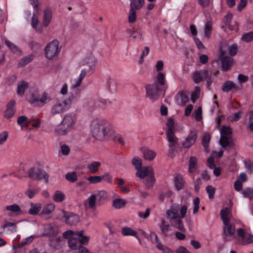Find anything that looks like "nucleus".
I'll list each match as a JSON object with an SVG mask.
<instances>
[{
  "mask_svg": "<svg viewBox=\"0 0 253 253\" xmlns=\"http://www.w3.org/2000/svg\"><path fill=\"white\" fill-rule=\"evenodd\" d=\"M93 136L99 140H105L111 138L115 134L112 125L106 120L101 118L94 119L90 125Z\"/></svg>",
  "mask_w": 253,
  "mask_h": 253,
  "instance_id": "nucleus-1",
  "label": "nucleus"
},
{
  "mask_svg": "<svg viewBox=\"0 0 253 253\" xmlns=\"http://www.w3.org/2000/svg\"><path fill=\"white\" fill-rule=\"evenodd\" d=\"M187 211V207L183 205L180 208L179 205L173 204L166 211V215L169 220L170 224L174 228L181 232H185L182 218H184Z\"/></svg>",
  "mask_w": 253,
  "mask_h": 253,
  "instance_id": "nucleus-2",
  "label": "nucleus"
},
{
  "mask_svg": "<svg viewBox=\"0 0 253 253\" xmlns=\"http://www.w3.org/2000/svg\"><path fill=\"white\" fill-rule=\"evenodd\" d=\"M132 164L137 169L136 175L137 177L141 178H145V184L147 188L152 187L155 181L153 169L151 167L142 166V160L138 157L133 158Z\"/></svg>",
  "mask_w": 253,
  "mask_h": 253,
  "instance_id": "nucleus-3",
  "label": "nucleus"
},
{
  "mask_svg": "<svg viewBox=\"0 0 253 253\" xmlns=\"http://www.w3.org/2000/svg\"><path fill=\"white\" fill-rule=\"evenodd\" d=\"M77 121V117L74 113L65 114L60 125L55 129L56 133L59 135L67 134L74 127Z\"/></svg>",
  "mask_w": 253,
  "mask_h": 253,
  "instance_id": "nucleus-4",
  "label": "nucleus"
},
{
  "mask_svg": "<svg viewBox=\"0 0 253 253\" xmlns=\"http://www.w3.org/2000/svg\"><path fill=\"white\" fill-rule=\"evenodd\" d=\"M60 51L59 42L57 40L50 42L44 49L45 57L49 60L57 57Z\"/></svg>",
  "mask_w": 253,
  "mask_h": 253,
  "instance_id": "nucleus-5",
  "label": "nucleus"
},
{
  "mask_svg": "<svg viewBox=\"0 0 253 253\" xmlns=\"http://www.w3.org/2000/svg\"><path fill=\"white\" fill-rule=\"evenodd\" d=\"M220 138L219 143L220 145L223 148L231 145V134L232 133V130L229 126H223L220 130Z\"/></svg>",
  "mask_w": 253,
  "mask_h": 253,
  "instance_id": "nucleus-6",
  "label": "nucleus"
},
{
  "mask_svg": "<svg viewBox=\"0 0 253 253\" xmlns=\"http://www.w3.org/2000/svg\"><path fill=\"white\" fill-rule=\"evenodd\" d=\"M28 176L30 178L35 180L44 179L46 182H48L49 176L44 170L37 167L30 168L28 171Z\"/></svg>",
  "mask_w": 253,
  "mask_h": 253,
  "instance_id": "nucleus-7",
  "label": "nucleus"
},
{
  "mask_svg": "<svg viewBox=\"0 0 253 253\" xmlns=\"http://www.w3.org/2000/svg\"><path fill=\"white\" fill-rule=\"evenodd\" d=\"M226 48V44H223L220 47L221 54L220 55V59L222 63V68L223 71L228 70L233 64V58L226 56L227 51Z\"/></svg>",
  "mask_w": 253,
  "mask_h": 253,
  "instance_id": "nucleus-8",
  "label": "nucleus"
},
{
  "mask_svg": "<svg viewBox=\"0 0 253 253\" xmlns=\"http://www.w3.org/2000/svg\"><path fill=\"white\" fill-rule=\"evenodd\" d=\"M146 96L154 102L159 99L160 91L162 89L157 84H149L145 86Z\"/></svg>",
  "mask_w": 253,
  "mask_h": 253,
  "instance_id": "nucleus-9",
  "label": "nucleus"
},
{
  "mask_svg": "<svg viewBox=\"0 0 253 253\" xmlns=\"http://www.w3.org/2000/svg\"><path fill=\"white\" fill-rule=\"evenodd\" d=\"M51 98L48 96V93L43 92L42 94L39 95L38 97L33 95L31 99L29 100V102L31 104L37 103L38 105L43 106L49 102Z\"/></svg>",
  "mask_w": 253,
  "mask_h": 253,
  "instance_id": "nucleus-10",
  "label": "nucleus"
},
{
  "mask_svg": "<svg viewBox=\"0 0 253 253\" xmlns=\"http://www.w3.org/2000/svg\"><path fill=\"white\" fill-rule=\"evenodd\" d=\"M237 233L239 237L238 242L240 244L245 245L253 243V235L246 233L243 229H238Z\"/></svg>",
  "mask_w": 253,
  "mask_h": 253,
  "instance_id": "nucleus-11",
  "label": "nucleus"
},
{
  "mask_svg": "<svg viewBox=\"0 0 253 253\" xmlns=\"http://www.w3.org/2000/svg\"><path fill=\"white\" fill-rule=\"evenodd\" d=\"M67 105L64 100H57L52 106L51 113L54 115L67 111L69 109Z\"/></svg>",
  "mask_w": 253,
  "mask_h": 253,
  "instance_id": "nucleus-12",
  "label": "nucleus"
},
{
  "mask_svg": "<svg viewBox=\"0 0 253 253\" xmlns=\"http://www.w3.org/2000/svg\"><path fill=\"white\" fill-rule=\"evenodd\" d=\"M84 231L81 230L78 232H74L72 230H68L63 233V236L65 238L69 237L70 235H76L82 245H86L89 241V237L87 236H84Z\"/></svg>",
  "mask_w": 253,
  "mask_h": 253,
  "instance_id": "nucleus-13",
  "label": "nucleus"
},
{
  "mask_svg": "<svg viewBox=\"0 0 253 253\" xmlns=\"http://www.w3.org/2000/svg\"><path fill=\"white\" fill-rule=\"evenodd\" d=\"M65 222L69 225H76L80 221L79 216L73 212H67L63 211Z\"/></svg>",
  "mask_w": 253,
  "mask_h": 253,
  "instance_id": "nucleus-14",
  "label": "nucleus"
},
{
  "mask_svg": "<svg viewBox=\"0 0 253 253\" xmlns=\"http://www.w3.org/2000/svg\"><path fill=\"white\" fill-rule=\"evenodd\" d=\"M16 101L12 99L6 105V109L4 112V117L7 119L12 118L16 112Z\"/></svg>",
  "mask_w": 253,
  "mask_h": 253,
  "instance_id": "nucleus-15",
  "label": "nucleus"
},
{
  "mask_svg": "<svg viewBox=\"0 0 253 253\" xmlns=\"http://www.w3.org/2000/svg\"><path fill=\"white\" fill-rule=\"evenodd\" d=\"M198 138L197 132L191 131L185 141L182 143V146L184 148H189L194 145Z\"/></svg>",
  "mask_w": 253,
  "mask_h": 253,
  "instance_id": "nucleus-16",
  "label": "nucleus"
},
{
  "mask_svg": "<svg viewBox=\"0 0 253 253\" xmlns=\"http://www.w3.org/2000/svg\"><path fill=\"white\" fill-rule=\"evenodd\" d=\"M58 231L57 226L54 224H49L45 226L43 235L52 238L57 235Z\"/></svg>",
  "mask_w": 253,
  "mask_h": 253,
  "instance_id": "nucleus-17",
  "label": "nucleus"
},
{
  "mask_svg": "<svg viewBox=\"0 0 253 253\" xmlns=\"http://www.w3.org/2000/svg\"><path fill=\"white\" fill-rule=\"evenodd\" d=\"M208 76V71L206 70H202L195 72L193 76V79L196 84H198L202 80L207 79Z\"/></svg>",
  "mask_w": 253,
  "mask_h": 253,
  "instance_id": "nucleus-18",
  "label": "nucleus"
},
{
  "mask_svg": "<svg viewBox=\"0 0 253 253\" xmlns=\"http://www.w3.org/2000/svg\"><path fill=\"white\" fill-rule=\"evenodd\" d=\"M5 210L8 211L7 214L10 217L17 216L22 213L20 207L17 204L7 206Z\"/></svg>",
  "mask_w": 253,
  "mask_h": 253,
  "instance_id": "nucleus-19",
  "label": "nucleus"
},
{
  "mask_svg": "<svg viewBox=\"0 0 253 253\" xmlns=\"http://www.w3.org/2000/svg\"><path fill=\"white\" fill-rule=\"evenodd\" d=\"M223 231L224 234L226 237L233 236L235 232V227L234 224L231 223L230 222H224Z\"/></svg>",
  "mask_w": 253,
  "mask_h": 253,
  "instance_id": "nucleus-20",
  "label": "nucleus"
},
{
  "mask_svg": "<svg viewBox=\"0 0 253 253\" xmlns=\"http://www.w3.org/2000/svg\"><path fill=\"white\" fill-rule=\"evenodd\" d=\"M74 236L75 235H70L69 237L66 238H69L68 241L69 246L73 250H79V248L83 246H81V243L79 241V238H78V237H75Z\"/></svg>",
  "mask_w": 253,
  "mask_h": 253,
  "instance_id": "nucleus-21",
  "label": "nucleus"
},
{
  "mask_svg": "<svg viewBox=\"0 0 253 253\" xmlns=\"http://www.w3.org/2000/svg\"><path fill=\"white\" fill-rule=\"evenodd\" d=\"M52 19V11L49 7L45 9L43 13L42 25L44 27L49 25Z\"/></svg>",
  "mask_w": 253,
  "mask_h": 253,
  "instance_id": "nucleus-22",
  "label": "nucleus"
},
{
  "mask_svg": "<svg viewBox=\"0 0 253 253\" xmlns=\"http://www.w3.org/2000/svg\"><path fill=\"white\" fill-rule=\"evenodd\" d=\"M85 64L89 67V71L92 73L96 64V60L94 56L90 54L84 59Z\"/></svg>",
  "mask_w": 253,
  "mask_h": 253,
  "instance_id": "nucleus-23",
  "label": "nucleus"
},
{
  "mask_svg": "<svg viewBox=\"0 0 253 253\" xmlns=\"http://www.w3.org/2000/svg\"><path fill=\"white\" fill-rule=\"evenodd\" d=\"M175 100L178 105L184 106L188 101V97L183 92H180L176 95Z\"/></svg>",
  "mask_w": 253,
  "mask_h": 253,
  "instance_id": "nucleus-24",
  "label": "nucleus"
},
{
  "mask_svg": "<svg viewBox=\"0 0 253 253\" xmlns=\"http://www.w3.org/2000/svg\"><path fill=\"white\" fill-rule=\"evenodd\" d=\"M55 206L53 203H50L45 206L41 213L42 217H44L46 215H49L51 213L55 210Z\"/></svg>",
  "mask_w": 253,
  "mask_h": 253,
  "instance_id": "nucleus-25",
  "label": "nucleus"
},
{
  "mask_svg": "<svg viewBox=\"0 0 253 253\" xmlns=\"http://www.w3.org/2000/svg\"><path fill=\"white\" fill-rule=\"evenodd\" d=\"M197 168V159L195 156H191L189 161L188 170L189 172L193 173L196 171Z\"/></svg>",
  "mask_w": 253,
  "mask_h": 253,
  "instance_id": "nucleus-26",
  "label": "nucleus"
},
{
  "mask_svg": "<svg viewBox=\"0 0 253 253\" xmlns=\"http://www.w3.org/2000/svg\"><path fill=\"white\" fill-rule=\"evenodd\" d=\"M165 75V74L159 72L157 74L156 78V83L153 84H157L161 88L165 86L166 84Z\"/></svg>",
  "mask_w": 253,
  "mask_h": 253,
  "instance_id": "nucleus-27",
  "label": "nucleus"
},
{
  "mask_svg": "<svg viewBox=\"0 0 253 253\" xmlns=\"http://www.w3.org/2000/svg\"><path fill=\"white\" fill-rule=\"evenodd\" d=\"M145 0H130V8L135 10L140 9L143 7Z\"/></svg>",
  "mask_w": 253,
  "mask_h": 253,
  "instance_id": "nucleus-28",
  "label": "nucleus"
},
{
  "mask_svg": "<svg viewBox=\"0 0 253 253\" xmlns=\"http://www.w3.org/2000/svg\"><path fill=\"white\" fill-rule=\"evenodd\" d=\"M159 227L162 233L165 236L168 235V233L170 230V225L164 219H162Z\"/></svg>",
  "mask_w": 253,
  "mask_h": 253,
  "instance_id": "nucleus-29",
  "label": "nucleus"
},
{
  "mask_svg": "<svg viewBox=\"0 0 253 253\" xmlns=\"http://www.w3.org/2000/svg\"><path fill=\"white\" fill-rule=\"evenodd\" d=\"M101 166V163L98 161H94L89 164L87 168L89 171L91 173H96L99 169V168Z\"/></svg>",
  "mask_w": 253,
  "mask_h": 253,
  "instance_id": "nucleus-30",
  "label": "nucleus"
},
{
  "mask_svg": "<svg viewBox=\"0 0 253 253\" xmlns=\"http://www.w3.org/2000/svg\"><path fill=\"white\" fill-rule=\"evenodd\" d=\"M143 154L145 159L149 161L153 160L156 156V153L154 151L148 148L143 149Z\"/></svg>",
  "mask_w": 253,
  "mask_h": 253,
  "instance_id": "nucleus-31",
  "label": "nucleus"
},
{
  "mask_svg": "<svg viewBox=\"0 0 253 253\" xmlns=\"http://www.w3.org/2000/svg\"><path fill=\"white\" fill-rule=\"evenodd\" d=\"M2 227L3 229H7L10 232H15L17 231L16 222H11L6 220Z\"/></svg>",
  "mask_w": 253,
  "mask_h": 253,
  "instance_id": "nucleus-32",
  "label": "nucleus"
},
{
  "mask_svg": "<svg viewBox=\"0 0 253 253\" xmlns=\"http://www.w3.org/2000/svg\"><path fill=\"white\" fill-rule=\"evenodd\" d=\"M28 87V83L25 81H22L18 83L17 89V93L19 95H23L25 90Z\"/></svg>",
  "mask_w": 253,
  "mask_h": 253,
  "instance_id": "nucleus-33",
  "label": "nucleus"
},
{
  "mask_svg": "<svg viewBox=\"0 0 253 253\" xmlns=\"http://www.w3.org/2000/svg\"><path fill=\"white\" fill-rule=\"evenodd\" d=\"M221 218L223 222H230L231 213L229 208H225L221 211Z\"/></svg>",
  "mask_w": 253,
  "mask_h": 253,
  "instance_id": "nucleus-34",
  "label": "nucleus"
},
{
  "mask_svg": "<svg viewBox=\"0 0 253 253\" xmlns=\"http://www.w3.org/2000/svg\"><path fill=\"white\" fill-rule=\"evenodd\" d=\"M122 233L124 236H132L139 239L137 232L130 227H125L122 228Z\"/></svg>",
  "mask_w": 253,
  "mask_h": 253,
  "instance_id": "nucleus-35",
  "label": "nucleus"
},
{
  "mask_svg": "<svg viewBox=\"0 0 253 253\" xmlns=\"http://www.w3.org/2000/svg\"><path fill=\"white\" fill-rule=\"evenodd\" d=\"M168 140L169 143V147L172 148L177 143V138L174 136V131L167 132Z\"/></svg>",
  "mask_w": 253,
  "mask_h": 253,
  "instance_id": "nucleus-36",
  "label": "nucleus"
},
{
  "mask_svg": "<svg viewBox=\"0 0 253 253\" xmlns=\"http://www.w3.org/2000/svg\"><path fill=\"white\" fill-rule=\"evenodd\" d=\"M42 206L40 204H31V208L29 210L28 212L31 215H36L40 211Z\"/></svg>",
  "mask_w": 253,
  "mask_h": 253,
  "instance_id": "nucleus-37",
  "label": "nucleus"
},
{
  "mask_svg": "<svg viewBox=\"0 0 253 253\" xmlns=\"http://www.w3.org/2000/svg\"><path fill=\"white\" fill-rule=\"evenodd\" d=\"M53 238L50 241V246L54 249H59L62 245L61 238L57 237V235Z\"/></svg>",
  "mask_w": 253,
  "mask_h": 253,
  "instance_id": "nucleus-38",
  "label": "nucleus"
},
{
  "mask_svg": "<svg viewBox=\"0 0 253 253\" xmlns=\"http://www.w3.org/2000/svg\"><path fill=\"white\" fill-rule=\"evenodd\" d=\"M174 184L176 189L179 190L181 189L184 185V180L181 175L176 174L174 177Z\"/></svg>",
  "mask_w": 253,
  "mask_h": 253,
  "instance_id": "nucleus-39",
  "label": "nucleus"
},
{
  "mask_svg": "<svg viewBox=\"0 0 253 253\" xmlns=\"http://www.w3.org/2000/svg\"><path fill=\"white\" fill-rule=\"evenodd\" d=\"M93 194L96 197L97 202L104 201L108 198L107 192L103 190L96 192Z\"/></svg>",
  "mask_w": 253,
  "mask_h": 253,
  "instance_id": "nucleus-40",
  "label": "nucleus"
},
{
  "mask_svg": "<svg viewBox=\"0 0 253 253\" xmlns=\"http://www.w3.org/2000/svg\"><path fill=\"white\" fill-rule=\"evenodd\" d=\"M210 135L208 133H206L202 138V143L203 147H204L205 151L207 153L209 152V143L210 141Z\"/></svg>",
  "mask_w": 253,
  "mask_h": 253,
  "instance_id": "nucleus-41",
  "label": "nucleus"
},
{
  "mask_svg": "<svg viewBox=\"0 0 253 253\" xmlns=\"http://www.w3.org/2000/svg\"><path fill=\"white\" fill-rule=\"evenodd\" d=\"M5 43L9 49L13 53H16L20 51L19 48L15 44L6 39H4Z\"/></svg>",
  "mask_w": 253,
  "mask_h": 253,
  "instance_id": "nucleus-42",
  "label": "nucleus"
},
{
  "mask_svg": "<svg viewBox=\"0 0 253 253\" xmlns=\"http://www.w3.org/2000/svg\"><path fill=\"white\" fill-rule=\"evenodd\" d=\"M212 32V23L209 21L207 22L205 26V36L209 39L211 36Z\"/></svg>",
  "mask_w": 253,
  "mask_h": 253,
  "instance_id": "nucleus-43",
  "label": "nucleus"
},
{
  "mask_svg": "<svg viewBox=\"0 0 253 253\" xmlns=\"http://www.w3.org/2000/svg\"><path fill=\"white\" fill-rule=\"evenodd\" d=\"M34 56L32 54L29 55L27 56L23 57L19 62L18 66L19 67H23L29 63L33 60Z\"/></svg>",
  "mask_w": 253,
  "mask_h": 253,
  "instance_id": "nucleus-44",
  "label": "nucleus"
},
{
  "mask_svg": "<svg viewBox=\"0 0 253 253\" xmlns=\"http://www.w3.org/2000/svg\"><path fill=\"white\" fill-rule=\"evenodd\" d=\"M65 198V195L63 192L60 191H56L53 197V200L57 203L62 202Z\"/></svg>",
  "mask_w": 253,
  "mask_h": 253,
  "instance_id": "nucleus-45",
  "label": "nucleus"
},
{
  "mask_svg": "<svg viewBox=\"0 0 253 253\" xmlns=\"http://www.w3.org/2000/svg\"><path fill=\"white\" fill-rule=\"evenodd\" d=\"M235 87L234 83L231 81H227L223 84L222 86V89L223 91L228 92L231 89Z\"/></svg>",
  "mask_w": 253,
  "mask_h": 253,
  "instance_id": "nucleus-46",
  "label": "nucleus"
},
{
  "mask_svg": "<svg viewBox=\"0 0 253 253\" xmlns=\"http://www.w3.org/2000/svg\"><path fill=\"white\" fill-rule=\"evenodd\" d=\"M126 202L125 200L117 199L113 201V206L116 209H121L125 206Z\"/></svg>",
  "mask_w": 253,
  "mask_h": 253,
  "instance_id": "nucleus-47",
  "label": "nucleus"
},
{
  "mask_svg": "<svg viewBox=\"0 0 253 253\" xmlns=\"http://www.w3.org/2000/svg\"><path fill=\"white\" fill-rule=\"evenodd\" d=\"M136 19V10L130 8L128 14V22L130 23H134Z\"/></svg>",
  "mask_w": 253,
  "mask_h": 253,
  "instance_id": "nucleus-48",
  "label": "nucleus"
},
{
  "mask_svg": "<svg viewBox=\"0 0 253 253\" xmlns=\"http://www.w3.org/2000/svg\"><path fill=\"white\" fill-rule=\"evenodd\" d=\"M104 176H91L87 178V180L90 184H95L100 182Z\"/></svg>",
  "mask_w": 253,
  "mask_h": 253,
  "instance_id": "nucleus-49",
  "label": "nucleus"
},
{
  "mask_svg": "<svg viewBox=\"0 0 253 253\" xmlns=\"http://www.w3.org/2000/svg\"><path fill=\"white\" fill-rule=\"evenodd\" d=\"M29 45L32 50L36 53L38 52L42 48L41 44L36 42H31Z\"/></svg>",
  "mask_w": 253,
  "mask_h": 253,
  "instance_id": "nucleus-50",
  "label": "nucleus"
},
{
  "mask_svg": "<svg viewBox=\"0 0 253 253\" xmlns=\"http://www.w3.org/2000/svg\"><path fill=\"white\" fill-rule=\"evenodd\" d=\"M65 178L72 182H74L78 180V176L76 172L67 173L65 175Z\"/></svg>",
  "mask_w": 253,
  "mask_h": 253,
  "instance_id": "nucleus-51",
  "label": "nucleus"
},
{
  "mask_svg": "<svg viewBox=\"0 0 253 253\" xmlns=\"http://www.w3.org/2000/svg\"><path fill=\"white\" fill-rule=\"evenodd\" d=\"M242 40L246 42H250L253 40V31L243 35Z\"/></svg>",
  "mask_w": 253,
  "mask_h": 253,
  "instance_id": "nucleus-52",
  "label": "nucleus"
},
{
  "mask_svg": "<svg viewBox=\"0 0 253 253\" xmlns=\"http://www.w3.org/2000/svg\"><path fill=\"white\" fill-rule=\"evenodd\" d=\"M97 199L94 194H92L88 198V207L90 209H94Z\"/></svg>",
  "mask_w": 253,
  "mask_h": 253,
  "instance_id": "nucleus-53",
  "label": "nucleus"
},
{
  "mask_svg": "<svg viewBox=\"0 0 253 253\" xmlns=\"http://www.w3.org/2000/svg\"><path fill=\"white\" fill-rule=\"evenodd\" d=\"M174 121L171 118H169L167 120V126L168 127L167 132H172L174 131Z\"/></svg>",
  "mask_w": 253,
  "mask_h": 253,
  "instance_id": "nucleus-54",
  "label": "nucleus"
},
{
  "mask_svg": "<svg viewBox=\"0 0 253 253\" xmlns=\"http://www.w3.org/2000/svg\"><path fill=\"white\" fill-rule=\"evenodd\" d=\"M227 50L229 51V54L231 56H234L238 52V46L236 44H233L228 47Z\"/></svg>",
  "mask_w": 253,
  "mask_h": 253,
  "instance_id": "nucleus-55",
  "label": "nucleus"
},
{
  "mask_svg": "<svg viewBox=\"0 0 253 253\" xmlns=\"http://www.w3.org/2000/svg\"><path fill=\"white\" fill-rule=\"evenodd\" d=\"M130 37L133 39H138L140 41L143 40L142 33L140 30L133 31L130 34Z\"/></svg>",
  "mask_w": 253,
  "mask_h": 253,
  "instance_id": "nucleus-56",
  "label": "nucleus"
},
{
  "mask_svg": "<svg viewBox=\"0 0 253 253\" xmlns=\"http://www.w3.org/2000/svg\"><path fill=\"white\" fill-rule=\"evenodd\" d=\"M245 165L248 172L250 173H253V162L250 160H246L245 161Z\"/></svg>",
  "mask_w": 253,
  "mask_h": 253,
  "instance_id": "nucleus-57",
  "label": "nucleus"
},
{
  "mask_svg": "<svg viewBox=\"0 0 253 253\" xmlns=\"http://www.w3.org/2000/svg\"><path fill=\"white\" fill-rule=\"evenodd\" d=\"M200 91L201 89L199 87L197 86L195 87V90L191 95V99L193 102H195L199 98Z\"/></svg>",
  "mask_w": 253,
  "mask_h": 253,
  "instance_id": "nucleus-58",
  "label": "nucleus"
},
{
  "mask_svg": "<svg viewBox=\"0 0 253 253\" xmlns=\"http://www.w3.org/2000/svg\"><path fill=\"white\" fill-rule=\"evenodd\" d=\"M207 192L209 195V198L211 199L213 198L215 193V188L211 185H209L206 188Z\"/></svg>",
  "mask_w": 253,
  "mask_h": 253,
  "instance_id": "nucleus-59",
  "label": "nucleus"
},
{
  "mask_svg": "<svg viewBox=\"0 0 253 253\" xmlns=\"http://www.w3.org/2000/svg\"><path fill=\"white\" fill-rule=\"evenodd\" d=\"M150 212V209L149 208H147L144 212L143 211H138V215L140 218H146L149 216Z\"/></svg>",
  "mask_w": 253,
  "mask_h": 253,
  "instance_id": "nucleus-60",
  "label": "nucleus"
},
{
  "mask_svg": "<svg viewBox=\"0 0 253 253\" xmlns=\"http://www.w3.org/2000/svg\"><path fill=\"white\" fill-rule=\"evenodd\" d=\"M8 133L4 131L0 133V145H1L6 141L8 138Z\"/></svg>",
  "mask_w": 253,
  "mask_h": 253,
  "instance_id": "nucleus-61",
  "label": "nucleus"
},
{
  "mask_svg": "<svg viewBox=\"0 0 253 253\" xmlns=\"http://www.w3.org/2000/svg\"><path fill=\"white\" fill-rule=\"evenodd\" d=\"M194 204V209H193V214L196 213L199 209V204H200V199L199 198H196L193 202Z\"/></svg>",
  "mask_w": 253,
  "mask_h": 253,
  "instance_id": "nucleus-62",
  "label": "nucleus"
},
{
  "mask_svg": "<svg viewBox=\"0 0 253 253\" xmlns=\"http://www.w3.org/2000/svg\"><path fill=\"white\" fill-rule=\"evenodd\" d=\"M243 195L245 197L249 199L253 198V189L248 188L245 190L243 191Z\"/></svg>",
  "mask_w": 253,
  "mask_h": 253,
  "instance_id": "nucleus-63",
  "label": "nucleus"
},
{
  "mask_svg": "<svg viewBox=\"0 0 253 253\" xmlns=\"http://www.w3.org/2000/svg\"><path fill=\"white\" fill-rule=\"evenodd\" d=\"M202 119V111L201 107H199L195 112V119L200 121Z\"/></svg>",
  "mask_w": 253,
  "mask_h": 253,
  "instance_id": "nucleus-64",
  "label": "nucleus"
}]
</instances>
